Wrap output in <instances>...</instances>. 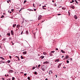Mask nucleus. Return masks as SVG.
Masks as SVG:
<instances>
[{
    "instance_id": "nucleus-58",
    "label": "nucleus",
    "mask_w": 80,
    "mask_h": 80,
    "mask_svg": "<svg viewBox=\"0 0 80 80\" xmlns=\"http://www.w3.org/2000/svg\"><path fill=\"white\" fill-rule=\"evenodd\" d=\"M52 2H53V3H54V1H52Z\"/></svg>"
},
{
    "instance_id": "nucleus-25",
    "label": "nucleus",
    "mask_w": 80,
    "mask_h": 80,
    "mask_svg": "<svg viewBox=\"0 0 80 80\" xmlns=\"http://www.w3.org/2000/svg\"><path fill=\"white\" fill-rule=\"evenodd\" d=\"M75 2H76L77 4H78V2L77 1V0H75Z\"/></svg>"
},
{
    "instance_id": "nucleus-63",
    "label": "nucleus",
    "mask_w": 80,
    "mask_h": 80,
    "mask_svg": "<svg viewBox=\"0 0 80 80\" xmlns=\"http://www.w3.org/2000/svg\"><path fill=\"white\" fill-rule=\"evenodd\" d=\"M12 45H14V43H12Z\"/></svg>"
},
{
    "instance_id": "nucleus-5",
    "label": "nucleus",
    "mask_w": 80,
    "mask_h": 80,
    "mask_svg": "<svg viewBox=\"0 0 80 80\" xmlns=\"http://www.w3.org/2000/svg\"><path fill=\"white\" fill-rule=\"evenodd\" d=\"M61 65H62V63L59 64V65L58 66V68H60V67H61Z\"/></svg>"
},
{
    "instance_id": "nucleus-19",
    "label": "nucleus",
    "mask_w": 80,
    "mask_h": 80,
    "mask_svg": "<svg viewBox=\"0 0 80 80\" xmlns=\"http://www.w3.org/2000/svg\"><path fill=\"white\" fill-rule=\"evenodd\" d=\"M23 54H27V52H23Z\"/></svg>"
},
{
    "instance_id": "nucleus-62",
    "label": "nucleus",
    "mask_w": 80,
    "mask_h": 80,
    "mask_svg": "<svg viewBox=\"0 0 80 80\" xmlns=\"http://www.w3.org/2000/svg\"><path fill=\"white\" fill-rule=\"evenodd\" d=\"M65 68V67H63V68Z\"/></svg>"
},
{
    "instance_id": "nucleus-42",
    "label": "nucleus",
    "mask_w": 80,
    "mask_h": 80,
    "mask_svg": "<svg viewBox=\"0 0 80 80\" xmlns=\"http://www.w3.org/2000/svg\"><path fill=\"white\" fill-rule=\"evenodd\" d=\"M2 78V79L3 80H5V78Z\"/></svg>"
},
{
    "instance_id": "nucleus-9",
    "label": "nucleus",
    "mask_w": 80,
    "mask_h": 80,
    "mask_svg": "<svg viewBox=\"0 0 80 80\" xmlns=\"http://www.w3.org/2000/svg\"><path fill=\"white\" fill-rule=\"evenodd\" d=\"M5 63V62H4L3 61H1L0 62L1 64L2 63Z\"/></svg>"
},
{
    "instance_id": "nucleus-41",
    "label": "nucleus",
    "mask_w": 80,
    "mask_h": 80,
    "mask_svg": "<svg viewBox=\"0 0 80 80\" xmlns=\"http://www.w3.org/2000/svg\"><path fill=\"white\" fill-rule=\"evenodd\" d=\"M24 75L25 76H26V75H27V73L24 74Z\"/></svg>"
},
{
    "instance_id": "nucleus-17",
    "label": "nucleus",
    "mask_w": 80,
    "mask_h": 80,
    "mask_svg": "<svg viewBox=\"0 0 80 80\" xmlns=\"http://www.w3.org/2000/svg\"><path fill=\"white\" fill-rule=\"evenodd\" d=\"M0 58H1L2 59V60H5V59L4 58H3V57H0Z\"/></svg>"
},
{
    "instance_id": "nucleus-55",
    "label": "nucleus",
    "mask_w": 80,
    "mask_h": 80,
    "mask_svg": "<svg viewBox=\"0 0 80 80\" xmlns=\"http://www.w3.org/2000/svg\"><path fill=\"white\" fill-rule=\"evenodd\" d=\"M18 60H20V59L19 58V57H18Z\"/></svg>"
},
{
    "instance_id": "nucleus-12",
    "label": "nucleus",
    "mask_w": 80,
    "mask_h": 80,
    "mask_svg": "<svg viewBox=\"0 0 80 80\" xmlns=\"http://www.w3.org/2000/svg\"><path fill=\"white\" fill-rule=\"evenodd\" d=\"M51 73H52V70L50 71L49 72V75H51Z\"/></svg>"
},
{
    "instance_id": "nucleus-11",
    "label": "nucleus",
    "mask_w": 80,
    "mask_h": 80,
    "mask_svg": "<svg viewBox=\"0 0 80 80\" xmlns=\"http://www.w3.org/2000/svg\"><path fill=\"white\" fill-rule=\"evenodd\" d=\"M17 28H19L20 27V25H18L17 26Z\"/></svg>"
},
{
    "instance_id": "nucleus-49",
    "label": "nucleus",
    "mask_w": 80,
    "mask_h": 80,
    "mask_svg": "<svg viewBox=\"0 0 80 80\" xmlns=\"http://www.w3.org/2000/svg\"><path fill=\"white\" fill-rule=\"evenodd\" d=\"M20 73H23V72H20Z\"/></svg>"
},
{
    "instance_id": "nucleus-15",
    "label": "nucleus",
    "mask_w": 80,
    "mask_h": 80,
    "mask_svg": "<svg viewBox=\"0 0 80 80\" xmlns=\"http://www.w3.org/2000/svg\"><path fill=\"white\" fill-rule=\"evenodd\" d=\"M7 35H8V36H10V33L8 32L7 34Z\"/></svg>"
},
{
    "instance_id": "nucleus-29",
    "label": "nucleus",
    "mask_w": 80,
    "mask_h": 80,
    "mask_svg": "<svg viewBox=\"0 0 80 80\" xmlns=\"http://www.w3.org/2000/svg\"><path fill=\"white\" fill-rule=\"evenodd\" d=\"M42 9H43V10H46V8H44V7H42Z\"/></svg>"
},
{
    "instance_id": "nucleus-37",
    "label": "nucleus",
    "mask_w": 80,
    "mask_h": 80,
    "mask_svg": "<svg viewBox=\"0 0 80 80\" xmlns=\"http://www.w3.org/2000/svg\"><path fill=\"white\" fill-rule=\"evenodd\" d=\"M33 7H35V4H34V3H33Z\"/></svg>"
},
{
    "instance_id": "nucleus-1",
    "label": "nucleus",
    "mask_w": 80,
    "mask_h": 80,
    "mask_svg": "<svg viewBox=\"0 0 80 80\" xmlns=\"http://www.w3.org/2000/svg\"><path fill=\"white\" fill-rule=\"evenodd\" d=\"M49 63V62L46 61L45 62H44L43 63L44 65H46V64H47V63Z\"/></svg>"
},
{
    "instance_id": "nucleus-51",
    "label": "nucleus",
    "mask_w": 80,
    "mask_h": 80,
    "mask_svg": "<svg viewBox=\"0 0 80 80\" xmlns=\"http://www.w3.org/2000/svg\"><path fill=\"white\" fill-rule=\"evenodd\" d=\"M37 10V9H34V11H36Z\"/></svg>"
},
{
    "instance_id": "nucleus-23",
    "label": "nucleus",
    "mask_w": 80,
    "mask_h": 80,
    "mask_svg": "<svg viewBox=\"0 0 80 80\" xmlns=\"http://www.w3.org/2000/svg\"><path fill=\"white\" fill-rule=\"evenodd\" d=\"M28 80H30V77H28Z\"/></svg>"
},
{
    "instance_id": "nucleus-54",
    "label": "nucleus",
    "mask_w": 80,
    "mask_h": 80,
    "mask_svg": "<svg viewBox=\"0 0 80 80\" xmlns=\"http://www.w3.org/2000/svg\"><path fill=\"white\" fill-rule=\"evenodd\" d=\"M5 76L6 77H7V76L6 75H5Z\"/></svg>"
},
{
    "instance_id": "nucleus-48",
    "label": "nucleus",
    "mask_w": 80,
    "mask_h": 80,
    "mask_svg": "<svg viewBox=\"0 0 80 80\" xmlns=\"http://www.w3.org/2000/svg\"><path fill=\"white\" fill-rule=\"evenodd\" d=\"M61 15V14H58V15Z\"/></svg>"
},
{
    "instance_id": "nucleus-2",
    "label": "nucleus",
    "mask_w": 80,
    "mask_h": 80,
    "mask_svg": "<svg viewBox=\"0 0 80 80\" xmlns=\"http://www.w3.org/2000/svg\"><path fill=\"white\" fill-rule=\"evenodd\" d=\"M71 8L72 9H75V7L73 5L71 6Z\"/></svg>"
},
{
    "instance_id": "nucleus-13",
    "label": "nucleus",
    "mask_w": 80,
    "mask_h": 80,
    "mask_svg": "<svg viewBox=\"0 0 80 80\" xmlns=\"http://www.w3.org/2000/svg\"><path fill=\"white\" fill-rule=\"evenodd\" d=\"M16 24H13V28H15V27H16Z\"/></svg>"
},
{
    "instance_id": "nucleus-60",
    "label": "nucleus",
    "mask_w": 80,
    "mask_h": 80,
    "mask_svg": "<svg viewBox=\"0 0 80 80\" xmlns=\"http://www.w3.org/2000/svg\"><path fill=\"white\" fill-rule=\"evenodd\" d=\"M68 14H69V15H70V12H68Z\"/></svg>"
},
{
    "instance_id": "nucleus-26",
    "label": "nucleus",
    "mask_w": 80,
    "mask_h": 80,
    "mask_svg": "<svg viewBox=\"0 0 80 80\" xmlns=\"http://www.w3.org/2000/svg\"><path fill=\"white\" fill-rule=\"evenodd\" d=\"M40 66H41V65L40 64H39V65H38V68H40Z\"/></svg>"
},
{
    "instance_id": "nucleus-22",
    "label": "nucleus",
    "mask_w": 80,
    "mask_h": 80,
    "mask_svg": "<svg viewBox=\"0 0 80 80\" xmlns=\"http://www.w3.org/2000/svg\"><path fill=\"white\" fill-rule=\"evenodd\" d=\"M26 2H27V1L25 0L24 1V2H23L24 4H25V3H26Z\"/></svg>"
},
{
    "instance_id": "nucleus-4",
    "label": "nucleus",
    "mask_w": 80,
    "mask_h": 80,
    "mask_svg": "<svg viewBox=\"0 0 80 80\" xmlns=\"http://www.w3.org/2000/svg\"><path fill=\"white\" fill-rule=\"evenodd\" d=\"M44 68H45L43 67H42L41 68V69L42 71H43V72L45 71V70L44 69Z\"/></svg>"
},
{
    "instance_id": "nucleus-35",
    "label": "nucleus",
    "mask_w": 80,
    "mask_h": 80,
    "mask_svg": "<svg viewBox=\"0 0 80 80\" xmlns=\"http://www.w3.org/2000/svg\"><path fill=\"white\" fill-rule=\"evenodd\" d=\"M11 39H12V38H10L8 40H11Z\"/></svg>"
},
{
    "instance_id": "nucleus-59",
    "label": "nucleus",
    "mask_w": 80,
    "mask_h": 80,
    "mask_svg": "<svg viewBox=\"0 0 80 80\" xmlns=\"http://www.w3.org/2000/svg\"><path fill=\"white\" fill-rule=\"evenodd\" d=\"M70 3H73L72 2H70Z\"/></svg>"
},
{
    "instance_id": "nucleus-39",
    "label": "nucleus",
    "mask_w": 80,
    "mask_h": 80,
    "mask_svg": "<svg viewBox=\"0 0 80 80\" xmlns=\"http://www.w3.org/2000/svg\"><path fill=\"white\" fill-rule=\"evenodd\" d=\"M51 53H54V52H55V51H52L51 52Z\"/></svg>"
},
{
    "instance_id": "nucleus-27",
    "label": "nucleus",
    "mask_w": 80,
    "mask_h": 80,
    "mask_svg": "<svg viewBox=\"0 0 80 80\" xmlns=\"http://www.w3.org/2000/svg\"><path fill=\"white\" fill-rule=\"evenodd\" d=\"M67 63H69V61L67 60Z\"/></svg>"
},
{
    "instance_id": "nucleus-40",
    "label": "nucleus",
    "mask_w": 80,
    "mask_h": 80,
    "mask_svg": "<svg viewBox=\"0 0 80 80\" xmlns=\"http://www.w3.org/2000/svg\"><path fill=\"white\" fill-rule=\"evenodd\" d=\"M22 8H21V9L19 10V12H20L22 11Z\"/></svg>"
},
{
    "instance_id": "nucleus-36",
    "label": "nucleus",
    "mask_w": 80,
    "mask_h": 80,
    "mask_svg": "<svg viewBox=\"0 0 80 80\" xmlns=\"http://www.w3.org/2000/svg\"><path fill=\"white\" fill-rule=\"evenodd\" d=\"M7 3H10V2H9V1H7Z\"/></svg>"
},
{
    "instance_id": "nucleus-24",
    "label": "nucleus",
    "mask_w": 80,
    "mask_h": 80,
    "mask_svg": "<svg viewBox=\"0 0 80 80\" xmlns=\"http://www.w3.org/2000/svg\"><path fill=\"white\" fill-rule=\"evenodd\" d=\"M3 17H4V16L3 15H2L1 17V18H3Z\"/></svg>"
},
{
    "instance_id": "nucleus-3",
    "label": "nucleus",
    "mask_w": 80,
    "mask_h": 80,
    "mask_svg": "<svg viewBox=\"0 0 80 80\" xmlns=\"http://www.w3.org/2000/svg\"><path fill=\"white\" fill-rule=\"evenodd\" d=\"M42 18V16L40 15L38 17V20H40V19Z\"/></svg>"
},
{
    "instance_id": "nucleus-10",
    "label": "nucleus",
    "mask_w": 80,
    "mask_h": 80,
    "mask_svg": "<svg viewBox=\"0 0 80 80\" xmlns=\"http://www.w3.org/2000/svg\"><path fill=\"white\" fill-rule=\"evenodd\" d=\"M61 52H62L63 53H65V52L64 51H63V50H62Z\"/></svg>"
},
{
    "instance_id": "nucleus-16",
    "label": "nucleus",
    "mask_w": 80,
    "mask_h": 80,
    "mask_svg": "<svg viewBox=\"0 0 80 80\" xmlns=\"http://www.w3.org/2000/svg\"><path fill=\"white\" fill-rule=\"evenodd\" d=\"M68 57H69V56H68V55H66V58H68Z\"/></svg>"
},
{
    "instance_id": "nucleus-20",
    "label": "nucleus",
    "mask_w": 80,
    "mask_h": 80,
    "mask_svg": "<svg viewBox=\"0 0 80 80\" xmlns=\"http://www.w3.org/2000/svg\"><path fill=\"white\" fill-rule=\"evenodd\" d=\"M44 56H42L41 57V59H43V58H44Z\"/></svg>"
},
{
    "instance_id": "nucleus-46",
    "label": "nucleus",
    "mask_w": 80,
    "mask_h": 80,
    "mask_svg": "<svg viewBox=\"0 0 80 80\" xmlns=\"http://www.w3.org/2000/svg\"><path fill=\"white\" fill-rule=\"evenodd\" d=\"M22 33H23V31H22L21 33V35H22Z\"/></svg>"
},
{
    "instance_id": "nucleus-57",
    "label": "nucleus",
    "mask_w": 80,
    "mask_h": 80,
    "mask_svg": "<svg viewBox=\"0 0 80 80\" xmlns=\"http://www.w3.org/2000/svg\"><path fill=\"white\" fill-rule=\"evenodd\" d=\"M9 13H12V12H9Z\"/></svg>"
},
{
    "instance_id": "nucleus-44",
    "label": "nucleus",
    "mask_w": 80,
    "mask_h": 80,
    "mask_svg": "<svg viewBox=\"0 0 80 80\" xmlns=\"http://www.w3.org/2000/svg\"><path fill=\"white\" fill-rule=\"evenodd\" d=\"M72 3H73V2H74V1H73V0H72Z\"/></svg>"
},
{
    "instance_id": "nucleus-56",
    "label": "nucleus",
    "mask_w": 80,
    "mask_h": 80,
    "mask_svg": "<svg viewBox=\"0 0 80 80\" xmlns=\"http://www.w3.org/2000/svg\"><path fill=\"white\" fill-rule=\"evenodd\" d=\"M63 57H64V56H63H63H62V58H63Z\"/></svg>"
},
{
    "instance_id": "nucleus-30",
    "label": "nucleus",
    "mask_w": 80,
    "mask_h": 80,
    "mask_svg": "<svg viewBox=\"0 0 80 80\" xmlns=\"http://www.w3.org/2000/svg\"><path fill=\"white\" fill-rule=\"evenodd\" d=\"M7 62L8 63H10V61L8 60L7 61Z\"/></svg>"
},
{
    "instance_id": "nucleus-7",
    "label": "nucleus",
    "mask_w": 80,
    "mask_h": 80,
    "mask_svg": "<svg viewBox=\"0 0 80 80\" xmlns=\"http://www.w3.org/2000/svg\"><path fill=\"white\" fill-rule=\"evenodd\" d=\"M74 17V18L76 20H77V18H77V16L76 15H75Z\"/></svg>"
},
{
    "instance_id": "nucleus-8",
    "label": "nucleus",
    "mask_w": 80,
    "mask_h": 80,
    "mask_svg": "<svg viewBox=\"0 0 80 80\" xmlns=\"http://www.w3.org/2000/svg\"><path fill=\"white\" fill-rule=\"evenodd\" d=\"M9 72H10V73H13V71L12 70H10L9 71Z\"/></svg>"
},
{
    "instance_id": "nucleus-45",
    "label": "nucleus",
    "mask_w": 80,
    "mask_h": 80,
    "mask_svg": "<svg viewBox=\"0 0 80 80\" xmlns=\"http://www.w3.org/2000/svg\"><path fill=\"white\" fill-rule=\"evenodd\" d=\"M42 7H46V6H43Z\"/></svg>"
},
{
    "instance_id": "nucleus-31",
    "label": "nucleus",
    "mask_w": 80,
    "mask_h": 80,
    "mask_svg": "<svg viewBox=\"0 0 80 80\" xmlns=\"http://www.w3.org/2000/svg\"><path fill=\"white\" fill-rule=\"evenodd\" d=\"M21 59H23V57H22V56H21Z\"/></svg>"
},
{
    "instance_id": "nucleus-34",
    "label": "nucleus",
    "mask_w": 80,
    "mask_h": 80,
    "mask_svg": "<svg viewBox=\"0 0 80 80\" xmlns=\"http://www.w3.org/2000/svg\"><path fill=\"white\" fill-rule=\"evenodd\" d=\"M26 33H27V34H28V31H26Z\"/></svg>"
},
{
    "instance_id": "nucleus-53",
    "label": "nucleus",
    "mask_w": 80,
    "mask_h": 80,
    "mask_svg": "<svg viewBox=\"0 0 80 80\" xmlns=\"http://www.w3.org/2000/svg\"><path fill=\"white\" fill-rule=\"evenodd\" d=\"M55 76H56V78H57V75H55Z\"/></svg>"
},
{
    "instance_id": "nucleus-52",
    "label": "nucleus",
    "mask_w": 80,
    "mask_h": 80,
    "mask_svg": "<svg viewBox=\"0 0 80 80\" xmlns=\"http://www.w3.org/2000/svg\"><path fill=\"white\" fill-rule=\"evenodd\" d=\"M45 80H48V78H46Z\"/></svg>"
},
{
    "instance_id": "nucleus-6",
    "label": "nucleus",
    "mask_w": 80,
    "mask_h": 80,
    "mask_svg": "<svg viewBox=\"0 0 80 80\" xmlns=\"http://www.w3.org/2000/svg\"><path fill=\"white\" fill-rule=\"evenodd\" d=\"M11 35H13V30L11 31Z\"/></svg>"
},
{
    "instance_id": "nucleus-43",
    "label": "nucleus",
    "mask_w": 80,
    "mask_h": 80,
    "mask_svg": "<svg viewBox=\"0 0 80 80\" xmlns=\"http://www.w3.org/2000/svg\"><path fill=\"white\" fill-rule=\"evenodd\" d=\"M12 58V57H11V56H9V58Z\"/></svg>"
},
{
    "instance_id": "nucleus-47",
    "label": "nucleus",
    "mask_w": 80,
    "mask_h": 80,
    "mask_svg": "<svg viewBox=\"0 0 80 80\" xmlns=\"http://www.w3.org/2000/svg\"><path fill=\"white\" fill-rule=\"evenodd\" d=\"M15 57H17V58H18L19 57H18L17 56H15Z\"/></svg>"
},
{
    "instance_id": "nucleus-61",
    "label": "nucleus",
    "mask_w": 80,
    "mask_h": 80,
    "mask_svg": "<svg viewBox=\"0 0 80 80\" xmlns=\"http://www.w3.org/2000/svg\"><path fill=\"white\" fill-rule=\"evenodd\" d=\"M9 1V2H11V0H10Z\"/></svg>"
},
{
    "instance_id": "nucleus-64",
    "label": "nucleus",
    "mask_w": 80,
    "mask_h": 80,
    "mask_svg": "<svg viewBox=\"0 0 80 80\" xmlns=\"http://www.w3.org/2000/svg\"><path fill=\"white\" fill-rule=\"evenodd\" d=\"M11 43H13V42L11 41Z\"/></svg>"
},
{
    "instance_id": "nucleus-50",
    "label": "nucleus",
    "mask_w": 80,
    "mask_h": 80,
    "mask_svg": "<svg viewBox=\"0 0 80 80\" xmlns=\"http://www.w3.org/2000/svg\"><path fill=\"white\" fill-rule=\"evenodd\" d=\"M58 48H56V50H58Z\"/></svg>"
},
{
    "instance_id": "nucleus-28",
    "label": "nucleus",
    "mask_w": 80,
    "mask_h": 80,
    "mask_svg": "<svg viewBox=\"0 0 80 80\" xmlns=\"http://www.w3.org/2000/svg\"><path fill=\"white\" fill-rule=\"evenodd\" d=\"M14 79H15V78H14V77L12 78V80H14Z\"/></svg>"
},
{
    "instance_id": "nucleus-21",
    "label": "nucleus",
    "mask_w": 80,
    "mask_h": 80,
    "mask_svg": "<svg viewBox=\"0 0 80 80\" xmlns=\"http://www.w3.org/2000/svg\"><path fill=\"white\" fill-rule=\"evenodd\" d=\"M34 74L35 75H37V72H35Z\"/></svg>"
},
{
    "instance_id": "nucleus-14",
    "label": "nucleus",
    "mask_w": 80,
    "mask_h": 80,
    "mask_svg": "<svg viewBox=\"0 0 80 80\" xmlns=\"http://www.w3.org/2000/svg\"><path fill=\"white\" fill-rule=\"evenodd\" d=\"M59 61H60V59H57L55 60V62H58Z\"/></svg>"
},
{
    "instance_id": "nucleus-32",
    "label": "nucleus",
    "mask_w": 80,
    "mask_h": 80,
    "mask_svg": "<svg viewBox=\"0 0 80 80\" xmlns=\"http://www.w3.org/2000/svg\"><path fill=\"white\" fill-rule=\"evenodd\" d=\"M35 68H35L34 67H33L32 68V70H34V69H35Z\"/></svg>"
},
{
    "instance_id": "nucleus-33",
    "label": "nucleus",
    "mask_w": 80,
    "mask_h": 80,
    "mask_svg": "<svg viewBox=\"0 0 80 80\" xmlns=\"http://www.w3.org/2000/svg\"><path fill=\"white\" fill-rule=\"evenodd\" d=\"M62 10H65V8H62Z\"/></svg>"
},
{
    "instance_id": "nucleus-18",
    "label": "nucleus",
    "mask_w": 80,
    "mask_h": 80,
    "mask_svg": "<svg viewBox=\"0 0 80 80\" xmlns=\"http://www.w3.org/2000/svg\"><path fill=\"white\" fill-rule=\"evenodd\" d=\"M43 55H47V53L46 52H43Z\"/></svg>"
},
{
    "instance_id": "nucleus-38",
    "label": "nucleus",
    "mask_w": 80,
    "mask_h": 80,
    "mask_svg": "<svg viewBox=\"0 0 80 80\" xmlns=\"http://www.w3.org/2000/svg\"><path fill=\"white\" fill-rule=\"evenodd\" d=\"M11 11L13 12V11H14V9H11Z\"/></svg>"
}]
</instances>
